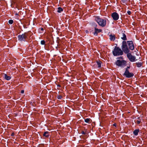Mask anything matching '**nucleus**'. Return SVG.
<instances>
[{
    "label": "nucleus",
    "mask_w": 147,
    "mask_h": 147,
    "mask_svg": "<svg viewBox=\"0 0 147 147\" xmlns=\"http://www.w3.org/2000/svg\"><path fill=\"white\" fill-rule=\"evenodd\" d=\"M113 53L115 56L121 55L123 54L122 51L117 47H115L113 51Z\"/></svg>",
    "instance_id": "nucleus-1"
},
{
    "label": "nucleus",
    "mask_w": 147,
    "mask_h": 147,
    "mask_svg": "<svg viewBox=\"0 0 147 147\" xmlns=\"http://www.w3.org/2000/svg\"><path fill=\"white\" fill-rule=\"evenodd\" d=\"M95 20L100 26L104 27L106 26V20L101 19L98 17L96 18Z\"/></svg>",
    "instance_id": "nucleus-2"
},
{
    "label": "nucleus",
    "mask_w": 147,
    "mask_h": 147,
    "mask_svg": "<svg viewBox=\"0 0 147 147\" xmlns=\"http://www.w3.org/2000/svg\"><path fill=\"white\" fill-rule=\"evenodd\" d=\"M121 48L123 51L125 53H127L129 52V50L127 48L126 42L125 41H123L122 42Z\"/></svg>",
    "instance_id": "nucleus-3"
},
{
    "label": "nucleus",
    "mask_w": 147,
    "mask_h": 147,
    "mask_svg": "<svg viewBox=\"0 0 147 147\" xmlns=\"http://www.w3.org/2000/svg\"><path fill=\"white\" fill-rule=\"evenodd\" d=\"M126 62L125 60H118L116 62V64L119 66L123 67L126 65Z\"/></svg>",
    "instance_id": "nucleus-4"
},
{
    "label": "nucleus",
    "mask_w": 147,
    "mask_h": 147,
    "mask_svg": "<svg viewBox=\"0 0 147 147\" xmlns=\"http://www.w3.org/2000/svg\"><path fill=\"white\" fill-rule=\"evenodd\" d=\"M124 75L127 78H130L133 77L134 76V74L131 73H130L128 70L126 68L125 71L124 73Z\"/></svg>",
    "instance_id": "nucleus-5"
},
{
    "label": "nucleus",
    "mask_w": 147,
    "mask_h": 147,
    "mask_svg": "<svg viewBox=\"0 0 147 147\" xmlns=\"http://www.w3.org/2000/svg\"><path fill=\"white\" fill-rule=\"evenodd\" d=\"M127 56L129 60L131 62L135 61L136 60V57L135 56L132 55L130 53H128L127 54Z\"/></svg>",
    "instance_id": "nucleus-6"
},
{
    "label": "nucleus",
    "mask_w": 147,
    "mask_h": 147,
    "mask_svg": "<svg viewBox=\"0 0 147 147\" xmlns=\"http://www.w3.org/2000/svg\"><path fill=\"white\" fill-rule=\"evenodd\" d=\"M27 37V35L26 34H23L22 35H20L18 36L19 40L22 41H24L25 40Z\"/></svg>",
    "instance_id": "nucleus-7"
},
{
    "label": "nucleus",
    "mask_w": 147,
    "mask_h": 147,
    "mask_svg": "<svg viewBox=\"0 0 147 147\" xmlns=\"http://www.w3.org/2000/svg\"><path fill=\"white\" fill-rule=\"evenodd\" d=\"M111 16L113 19L115 20H117L119 18V15L116 12H114L111 14Z\"/></svg>",
    "instance_id": "nucleus-8"
},
{
    "label": "nucleus",
    "mask_w": 147,
    "mask_h": 147,
    "mask_svg": "<svg viewBox=\"0 0 147 147\" xmlns=\"http://www.w3.org/2000/svg\"><path fill=\"white\" fill-rule=\"evenodd\" d=\"M128 45L129 49L131 50H133L134 49V46L133 45V42L132 41H128Z\"/></svg>",
    "instance_id": "nucleus-9"
},
{
    "label": "nucleus",
    "mask_w": 147,
    "mask_h": 147,
    "mask_svg": "<svg viewBox=\"0 0 147 147\" xmlns=\"http://www.w3.org/2000/svg\"><path fill=\"white\" fill-rule=\"evenodd\" d=\"M95 32L94 33V35H97V34L98 33L102 31L101 29H98L96 28L94 29Z\"/></svg>",
    "instance_id": "nucleus-10"
},
{
    "label": "nucleus",
    "mask_w": 147,
    "mask_h": 147,
    "mask_svg": "<svg viewBox=\"0 0 147 147\" xmlns=\"http://www.w3.org/2000/svg\"><path fill=\"white\" fill-rule=\"evenodd\" d=\"M109 39L111 41H114L115 40V36L114 35L110 34L109 35Z\"/></svg>",
    "instance_id": "nucleus-11"
},
{
    "label": "nucleus",
    "mask_w": 147,
    "mask_h": 147,
    "mask_svg": "<svg viewBox=\"0 0 147 147\" xmlns=\"http://www.w3.org/2000/svg\"><path fill=\"white\" fill-rule=\"evenodd\" d=\"M121 38L123 40H127L126 36V35L124 33L122 34V36L121 37Z\"/></svg>",
    "instance_id": "nucleus-12"
},
{
    "label": "nucleus",
    "mask_w": 147,
    "mask_h": 147,
    "mask_svg": "<svg viewBox=\"0 0 147 147\" xmlns=\"http://www.w3.org/2000/svg\"><path fill=\"white\" fill-rule=\"evenodd\" d=\"M4 78L5 79L7 80H10L11 78L10 76H8L6 74H4Z\"/></svg>",
    "instance_id": "nucleus-13"
},
{
    "label": "nucleus",
    "mask_w": 147,
    "mask_h": 147,
    "mask_svg": "<svg viewBox=\"0 0 147 147\" xmlns=\"http://www.w3.org/2000/svg\"><path fill=\"white\" fill-rule=\"evenodd\" d=\"M43 135L46 137H48L49 136V132L48 131H45Z\"/></svg>",
    "instance_id": "nucleus-14"
},
{
    "label": "nucleus",
    "mask_w": 147,
    "mask_h": 147,
    "mask_svg": "<svg viewBox=\"0 0 147 147\" xmlns=\"http://www.w3.org/2000/svg\"><path fill=\"white\" fill-rule=\"evenodd\" d=\"M139 132V129H135L133 132V133L135 136H137L138 135V132Z\"/></svg>",
    "instance_id": "nucleus-15"
},
{
    "label": "nucleus",
    "mask_w": 147,
    "mask_h": 147,
    "mask_svg": "<svg viewBox=\"0 0 147 147\" xmlns=\"http://www.w3.org/2000/svg\"><path fill=\"white\" fill-rule=\"evenodd\" d=\"M91 121V120L90 118H87L85 119V122L87 123H90Z\"/></svg>",
    "instance_id": "nucleus-16"
},
{
    "label": "nucleus",
    "mask_w": 147,
    "mask_h": 147,
    "mask_svg": "<svg viewBox=\"0 0 147 147\" xmlns=\"http://www.w3.org/2000/svg\"><path fill=\"white\" fill-rule=\"evenodd\" d=\"M97 64L98 66V67L99 68H100L101 66V61H99L97 62Z\"/></svg>",
    "instance_id": "nucleus-17"
},
{
    "label": "nucleus",
    "mask_w": 147,
    "mask_h": 147,
    "mask_svg": "<svg viewBox=\"0 0 147 147\" xmlns=\"http://www.w3.org/2000/svg\"><path fill=\"white\" fill-rule=\"evenodd\" d=\"M136 64L137 67H140L142 66V63L140 62L136 63Z\"/></svg>",
    "instance_id": "nucleus-18"
},
{
    "label": "nucleus",
    "mask_w": 147,
    "mask_h": 147,
    "mask_svg": "<svg viewBox=\"0 0 147 147\" xmlns=\"http://www.w3.org/2000/svg\"><path fill=\"white\" fill-rule=\"evenodd\" d=\"M63 9L61 7H59L58 8L57 12L60 13L63 11Z\"/></svg>",
    "instance_id": "nucleus-19"
},
{
    "label": "nucleus",
    "mask_w": 147,
    "mask_h": 147,
    "mask_svg": "<svg viewBox=\"0 0 147 147\" xmlns=\"http://www.w3.org/2000/svg\"><path fill=\"white\" fill-rule=\"evenodd\" d=\"M41 44L42 45H44L45 44V41L44 40H42L40 42Z\"/></svg>",
    "instance_id": "nucleus-20"
},
{
    "label": "nucleus",
    "mask_w": 147,
    "mask_h": 147,
    "mask_svg": "<svg viewBox=\"0 0 147 147\" xmlns=\"http://www.w3.org/2000/svg\"><path fill=\"white\" fill-rule=\"evenodd\" d=\"M13 21L12 20H9V23L10 24H13Z\"/></svg>",
    "instance_id": "nucleus-21"
},
{
    "label": "nucleus",
    "mask_w": 147,
    "mask_h": 147,
    "mask_svg": "<svg viewBox=\"0 0 147 147\" xmlns=\"http://www.w3.org/2000/svg\"><path fill=\"white\" fill-rule=\"evenodd\" d=\"M58 99H61L62 98V96H61V95H59L58 96Z\"/></svg>",
    "instance_id": "nucleus-22"
},
{
    "label": "nucleus",
    "mask_w": 147,
    "mask_h": 147,
    "mask_svg": "<svg viewBox=\"0 0 147 147\" xmlns=\"http://www.w3.org/2000/svg\"><path fill=\"white\" fill-rule=\"evenodd\" d=\"M128 14L129 15H130L131 14V12L130 11H128L127 12Z\"/></svg>",
    "instance_id": "nucleus-23"
},
{
    "label": "nucleus",
    "mask_w": 147,
    "mask_h": 147,
    "mask_svg": "<svg viewBox=\"0 0 147 147\" xmlns=\"http://www.w3.org/2000/svg\"><path fill=\"white\" fill-rule=\"evenodd\" d=\"M140 122H141V121L139 120H137L136 121V123L138 124H140Z\"/></svg>",
    "instance_id": "nucleus-24"
},
{
    "label": "nucleus",
    "mask_w": 147,
    "mask_h": 147,
    "mask_svg": "<svg viewBox=\"0 0 147 147\" xmlns=\"http://www.w3.org/2000/svg\"><path fill=\"white\" fill-rule=\"evenodd\" d=\"M82 134H87L86 132H84V131H83L82 132Z\"/></svg>",
    "instance_id": "nucleus-25"
},
{
    "label": "nucleus",
    "mask_w": 147,
    "mask_h": 147,
    "mask_svg": "<svg viewBox=\"0 0 147 147\" xmlns=\"http://www.w3.org/2000/svg\"><path fill=\"white\" fill-rule=\"evenodd\" d=\"M24 90H22L21 91V93H24Z\"/></svg>",
    "instance_id": "nucleus-26"
},
{
    "label": "nucleus",
    "mask_w": 147,
    "mask_h": 147,
    "mask_svg": "<svg viewBox=\"0 0 147 147\" xmlns=\"http://www.w3.org/2000/svg\"><path fill=\"white\" fill-rule=\"evenodd\" d=\"M119 59H123V57L120 56V57H119Z\"/></svg>",
    "instance_id": "nucleus-27"
},
{
    "label": "nucleus",
    "mask_w": 147,
    "mask_h": 147,
    "mask_svg": "<svg viewBox=\"0 0 147 147\" xmlns=\"http://www.w3.org/2000/svg\"><path fill=\"white\" fill-rule=\"evenodd\" d=\"M41 30L42 31H43L44 30V29L43 28H41Z\"/></svg>",
    "instance_id": "nucleus-28"
},
{
    "label": "nucleus",
    "mask_w": 147,
    "mask_h": 147,
    "mask_svg": "<svg viewBox=\"0 0 147 147\" xmlns=\"http://www.w3.org/2000/svg\"><path fill=\"white\" fill-rule=\"evenodd\" d=\"M113 125L114 126H116V124H113Z\"/></svg>",
    "instance_id": "nucleus-29"
},
{
    "label": "nucleus",
    "mask_w": 147,
    "mask_h": 147,
    "mask_svg": "<svg viewBox=\"0 0 147 147\" xmlns=\"http://www.w3.org/2000/svg\"><path fill=\"white\" fill-rule=\"evenodd\" d=\"M86 32L88 33V31H87V30H86Z\"/></svg>",
    "instance_id": "nucleus-30"
},
{
    "label": "nucleus",
    "mask_w": 147,
    "mask_h": 147,
    "mask_svg": "<svg viewBox=\"0 0 147 147\" xmlns=\"http://www.w3.org/2000/svg\"><path fill=\"white\" fill-rule=\"evenodd\" d=\"M129 68V67H127V69H128V68Z\"/></svg>",
    "instance_id": "nucleus-31"
},
{
    "label": "nucleus",
    "mask_w": 147,
    "mask_h": 147,
    "mask_svg": "<svg viewBox=\"0 0 147 147\" xmlns=\"http://www.w3.org/2000/svg\"><path fill=\"white\" fill-rule=\"evenodd\" d=\"M16 15H18V14L17 13H16Z\"/></svg>",
    "instance_id": "nucleus-32"
}]
</instances>
